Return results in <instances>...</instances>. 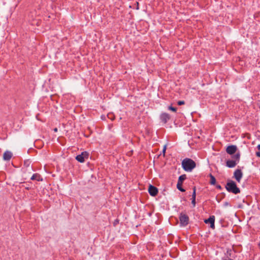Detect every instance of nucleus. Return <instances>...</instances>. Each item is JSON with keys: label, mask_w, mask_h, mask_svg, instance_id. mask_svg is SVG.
Masks as SVG:
<instances>
[{"label": "nucleus", "mask_w": 260, "mask_h": 260, "mask_svg": "<svg viewBox=\"0 0 260 260\" xmlns=\"http://www.w3.org/2000/svg\"><path fill=\"white\" fill-rule=\"evenodd\" d=\"M183 169L187 172H191L196 166V162L190 158H185L182 162Z\"/></svg>", "instance_id": "obj_1"}, {"label": "nucleus", "mask_w": 260, "mask_h": 260, "mask_svg": "<svg viewBox=\"0 0 260 260\" xmlns=\"http://www.w3.org/2000/svg\"><path fill=\"white\" fill-rule=\"evenodd\" d=\"M226 190L234 194H237L240 192V189L237 186L236 183L233 180L229 181L225 186Z\"/></svg>", "instance_id": "obj_2"}, {"label": "nucleus", "mask_w": 260, "mask_h": 260, "mask_svg": "<svg viewBox=\"0 0 260 260\" xmlns=\"http://www.w3.org/2000/svg\"><path fill=\"white\" fill-rule=\"evenodd\" d=\"M240 155L237 153L233 156V159L228 160L226 162V166L230 168L235 167L239 161Z\"/></svg>", "instance_id": "obj_3"}, {"label": "nucleus", "mask_w": 260, "mask_h": 260, "mask_svg": "<svg viewBox=\"0 0 260 260\" xmlns=\"http://www.w3.org/2000/svg\"><path fill=\"white\" fill-rule=\"evenodd\" d=\"M89 156V153L86 151H84L81 154L78 155L76 157V159L80 162H84L85 159H87Z\"/></svg>", "instance_id": "obj_4"}, {"label": "nucleus", "mask_w": 260, "mask_h": 260, "mask_svg": "<svg viewBox=\"0 0 260 260\" xmlns=\"http://www.w3.org/2000/svg\"><path fill=\"white\" fill-rule=\"evenodd\" d=\"M186 175H182L179 176L178 182L177 184V188L178 190L182 192H184L185 190L182 187V185L184 180L186 179Z\"/></svg>", "instance_id": "obj_5"}, {"label": "nucleus", "mask_w": 260, "mask_h": 260, "mask_svg": "<svg viewBox=\"0 0 260 260\" xmlns=\"http://www.w3.org/2000/svg\"><path fill=\"white\" fill-rule=\"evenodd\" d=\"M179 219L181 225L185 226L188 224L189 217L186 214L181 213L179 217Z\"/></svg>", "instance_id": "obj_6"}, {"label": "nucleus", "mask_w": 260, "mask_h": 260, "mask_svg": "<svg viewBox=\"0 0 260 260\" xmlns=\"http://www.w3.org/2000/svg\"><path fill=\"white\" fill-rule=\"evenodd\" d=\"M236 257V252L232 249H228L222 258H235Z\"/></svg>", "instance_id": "obj_7"}, {"label": "nucleus", "mask_w": 260, "mask_h": 260, "mask_svg": "<svg viewBox=\"0 0 260 260\" xmlns=\"http://www.w3.org/2000/svg\"><path fill=\"white\" fill-rule=\"evenodd\" d=\"M234 176L238 182H240L243 176V173L242 171L240 169L236 170L234 173Z\"/></svg>", "instance_id": "obj_8"}, {"label": "nucleus", "mask_w": 260, "mask_h": 260, "mask_svg": "<svg viewBox=\"0 0 260 260\" xmlns=\"http://www.w3.org/2000/svg\"><path fill=\"white\" fill-rule=\"evenodd\" d=\"M148 192L151 196L155 197L158 193V189L156 187L150 185L148 188Z\"/></svg>", "instance_id": "obj_9"}, {"label": "nucleus", "mask_w": 260, "mask_h": 260, "mask_svg": "<svg viewBox=\"0 0 260 260\" xmlns=\"http://www.w3.org/2000/svg\"><path fill=\"white\" fill-rule=\"evenodd\" d=\"M206 223H210V228L214 229L215 228V216L213 215L210 216L209 218L204 220Z\"/></svg>", "instance_id": "obj_10"}, {"label": "nucleus", "mask_w": 260, "mask_h": 260, "mask_svg": "<svg viewBox=\"0 0 260 260\" xmlns=\"http://www.w3.org/2000/svg\"><path fill=\"white\" fill-rule=\"evenodd\" d=\"M170 115L167 113H163L160 116V119L164 123H166L170 119Z\"/></svg>", "instance_id": "obj_11"}, {"label": "nucleus", "mask_w": 260, "mask_h": 260, "mask_svg": "<svg viewBox=\"0 0 260 260\" xmlns=\"http://www.w3.org/2000/svg\"><path fill=\"white\" fill-rule=\"evenodd\" d=\"M237 150V147L236 145H230L227 147L226 151L229 154H233L236 152Z\"/></svg>", "instance_id": "obj_12"}, {"label": "nucleus", "mask_w": 260, "mask_h": 260, "mask_svg": "<svg viewBox=\"0 0 260 260\" xmlns=\"http://www.w3.org/2000/svg\"><path fill=\"white\" fill-rule=\"evenodd\" d=\"M12 156V153L9 151L5 152L3 155V159L5 160H9Z\"/></svg>", "instance_id": "obj_13"}, {"label": "nucleus", "mask_w": 260, "mask_h": 260, "mask_svg": "<svg viewBox=\"0 0 260 260\" xmlns=\"http://www.w3.org/2000/svg\"><path fill=\"white\" fill-rule=\"evenodd\" d=\"M30 179L32 180H37L38 181L43 180V178H42L41 175L38 173H35L33 174Z\"/></svg>", "instance_id": "obj_14"}, {"label": "nucleus", "mask_w": 260, "mask_h": 260, "mask_svg": "<svg viewBox=\"0 0 260 260\" xmlns=\"http://www.w3.org/2000/svg\"><path fill=\"white\" fill-rule=\"evenodd\" d=\"M210 184L212 185H215L216 183V179L211 174H210Z\"/></svg>", "instance_id": "obj_15"}, {"label": "nucleus", "mask_w": 260, "mask_h": 260, "mask_svg": "<svg viewBox=\"0 0 260 260\" xmlns=\"http://www.w3.org/2000/svg\"><path fill=\"white\" fill-rule=\"evenodd\" d=\"M196 187L194 186L193 187V192H192V198H194L196 199Z\"/></svg>", "instance_id": "obj_16"}, {"label": "nucleus", "mask_w": 260, "mask_h": 260, "mask_svg": "<svg viewBox=\"0 0 260 260\" xmlns=\"http://www.w3.org/2000/svg\"><path fill=\"white\" fill-rule=\"evenodd\" d=\"M168 109L170 110H171V111H172L173 112H176V111H177V108H175V107H173L172 106H170L168 107Z\"/></svg>", "instance_id": "obj_17"}, {"label": "nucleus", "mask_w": 260, "mask_h": 260, "mask_svg": "<svg viewBox=\"0 0 260 260\" xmlns=\"http://www.w3.org/2000/svg\"><path fill=\"white\" fill-rule=\"evenodd\" d=\"M108 117L111 120H113L114 119V116L113 114L109 113L107 115Z\"/></svg>", "instance_id": "obj_18"}, {"label": "nucleus", "mask_w": 260, "mask_h": 260, "mask_svg": "<svg viewBox=\"0 0 260 260\" xmlns=\"http://www.w3.org/2000/svg\"><path fill=\"white\" fill-rule=\"evenodd\" d=\"M191 204L193 206V207H195L196 206V199L194 198H191Z\"/></svg>", "instance_id": "obj_19"}, {"label": "nucleus", "mask_w": 260, "mask_h": 260, "mask_svg": "<svg viewBox=\"0 0 260 260\" xmlns=\"http://www.w3.org/2000/svg\"><path fill=\"white\" fill-rule=\"evenodd\" d=\"M185 104V102L184 101H179L178 102H177V104L179 106H181V105H183Z\"/></svg>", "instance_id": "obj_20"}, {"label": "nucleus", "mask_w": 260, "mask_h": 260, "mask_svg": "<svg viewBox=\"0 0 260 260\" xmlns=\"http://www.w3.org/2000/svg\"><path fill=\"white\" fill-rule=\"evenodd\" d=\"M256 155L257 157H260V151H259V152H256Z\"/></svg>", "instance_id": "obj_21"}, {"label": "nucleus", "mask_w": 260, "mask_h": 260, "mask_svg": "<svg viewBox=\"0 0 260 260\" xmlns=\"http://www.w3.org/2000/svg\"><path fill=\"white\" fill-rule=\"evenodd\" d=\"M234 258H222V260H234Z\"/></svg>", "instance_id": "obj_22"}, {"label": "nucleus", "mask_w": 260, "mask_h": 260, "mask_svg": "<svg viewBox=\"0 0 260 260\" xmlns=\"http://www.w3.org/2000/svg\"><path fill=\"white\" fill-rule=\"evenodd\" d=\"M216 188H218V189H221V186L220 185H217L216 186Z\"/></svg>", "instance_id": "obj_23"}, {"label": "nucleus", "mask_w": 260, "mask_h": 260, "mask_svg": "<svg viewBox=\"0 0 260 260\" xmlns=\"http://www.w3.org/2000/svg\"><path fill=\"white\" fill-rule=\"evenodd\" d=\"M53 131L54 132H57L58 131V129H57V128L55 127L53 129Z\"/></svg>", "instance_id": "obj_24"}, {"label": "nucleus", "mask_w": 260, "mask_h": 260, "mask_svg": "<svg viewBox=\"0 0 260 260\" xmlns=\"http://www.w3.org/2000/svg\"><path fill=\"white\" fill-rule=\"evenodd\" d=\"M257 148L258 150H260V144L257 145Z\"/></svg>", "instance_id": "obj_25"}, {"label": "nucleus", "mask_w": 260, "mask_h": 260, "mask_svg": "<svg viewBox=\"0 0 260 260\" xmlns=\"http://www.w3.org/2000/svg\"><path fill=\"white\" fill-rule=\"evenodd\" d=\"M165 151H166V147H165L164 149H163V152L165 153Z\"/></svg>", "instance_id": "obj_26"}]
</instances>
